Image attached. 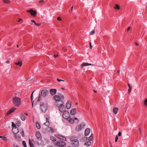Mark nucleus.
I'll list each match as a JSON object with an SVG mask.
<instances>
[{"label":"nucleus","instance_id":"nucleus-1","mask_svg":"<svg viewBox=\"0 0 147 147\" xmlns=\"http://www.w3.org/2000/svg\"><path fill=\"white\" fill-rule=\"evenodd\" d=\"M64 98L63 95L61 94H58L54 95L53 97V98L55 101V105L57 106H58L60 104H62L63 103L62 100L64 99Z\"/></svg>","mask_w":147,"mask_h":147},{"label":"nucleus","instance_id":"nucleus-2","mask_svg":"<svg viewBox=\"0 0 147 147\" xmlns=\"http://www.w3.org/2000/svg\"><path fill=\"white\" fill-rule=\"evenodd\" d=\"M59 139V141L57 142L56 144L57 145L60 147L65 146V141L66 140V138L63 136H61Z\"/></svg>","mask_w":147,"mask_h":147},{"label":"nucleus","instance_id":"nucleus-3","mask_svg":"<svg viewBox=\"0 0 147 147\" xmlns=\"http://www.w3.org/2000/svg\"><path fill=\"white\" fill-rule=\"evenodd\" d=\"M70 140L72 142V145L74 147H77L79 145V141L74 136H73L70 138Z\"/></svg>","mask_w":147,"mask_h":147},{"label":"nucleus","instance_id":"nucleus-4","mask_svg":"<svg viewBox=\"0 0 147 147\" xmlns=\"http://www.w3.org/2000/svg\"><path fill=\"white\" fill-rule=\"evenodd\" d=\"M48 93V91L47 90H43L41 91V94H40L38 96L37 101H40L41 100V97H45L46 96Z\"/></svg>","mask_w":147,"mask_h":147},{"label":"nucleus","instance_id":"nucleus-5","mask_svg":"<svg viewBox=\"0 0 147 147\" xmlns=\"http://www.w3.org/2000/svg\"><path fill=\"white\" fill-rule=\"evenodd\" d=\"M13 102L15 106L17 107L19 106L21 103L20 98L16 96H15L13 98Z\"/></svg>","mask_w":147,"mask_h":147},{"label":"nucleus","instance_id":"nucleus-6","mask_svg":"<svg viewBox=\"0 0 147 147\" xmlns=\"http://www.w3.org/2000/svg\"><path fill=\"white\" fill-rule=\"evenodd\" d=\"M64 102L62 104H60L58 106V108L59 110L61 112H64L65 111L66 109L65 107L63 105Z\"/></svg>","mask_w":147,"mask_h":147},{"label":"nucleus","instance_id":"nucleus-7","mask_svg":"<svg viewBox=\"0 0 147 147\" xmlns=\"http://www.w3.org/2000/svg\"><path fill=\"white\" fill-rule=\"evenodd\" d=\"M40 106L41 110L43 112H45L47 109V107L46 105H45L42 102H40Z\"/></svg>","mask_w":147,"mask_h":147},{"label":"nucleus","instance_id":"nucleus-8","mask_svg":"<svg viewBox=\"0 0 147 147\" xmlns=\"http://www.w3.org/2000/svg\"><path fill=\"white\" fill-rule=\"evenodd\" d=\"M85 125V124L84 123H82L81 124L78 125L76 127V130L77 131H80L82 128L84 127Z\"/></svg>","mask_w":147,"mask_h":147},{"label":"nucleus","instance_id":"nucleus-9","mask_svg":"<svg viewBox=\"0 0 147 147\" xmlns=\"http://www.w3.org/2000/svg\"><path fill=\"white\" fill-rule=\"evenodd\" d=\"M70 116L69 113V112L65 111L63 114V117L65 119H68Z\"/></svg>","mask_w":147,"mask_h":147},{"label":"nucleus","instance_id":"nucleus-10","mask_svg":"<svg viewBox=\"0 0 147 147\" xmlns=\"http://www.w3.org/2000/svg\"><path fill=\"white\" fill-rule=\"evenodd\" d=\"M26 11L30 13L31 15L33 16H35L37 14V12L36 11L33 10L32 9L27 10Z\"/></svg>","mask_w":147,"mask_h":147},{"label":"nucleus","instance_id":"nucleus-11","mask_svg":"<svg viewBox=\"0 0 147 147\" xmlns=\"http://www.w3.org/2000/svg\"><path fill=\"white\" fill-rule=\"evenodd\" d=\"M49 92L51 95L53 96L56 94L57 90L55 89H51L50 90Z\"/></svg>","mask_w":147,"mask_h":147},{"label":"nucleus","instance_id":"nucleus-12","mask_svg":"<svg viewBox=\"0 0 147 147\" xmlns=\"http://www.w3.org/2000/svg\"><path fill=\"white\" fill-rule=\"evenodd\" d=\"M45 117L46 118V122L44 123V124L47 126H49V117L47 115H45Z\"/></svg>","mask_w":147,"mask_h":147},{"label":"nucleus","instance_id":"nucleus-13","mask_svg":"<svg viewBox=\"0 0 147 147\" xmlns=\"http://www.w3.org/2000/svg\"><path fill=\"white\" fill-rule=\"evenodd\" d=\"M36 136L38 140L40 141L41 140V134L38 131L37 132H36Z\"/></svg>","mask_w":147,"mask_h":147},{"label":"nucleus","instance_id":"nucleus-14","mask_svg":"<svg viewBox=\"0 0 147 147\" xmlns=\"http://www.w3.org/2000/svg\"><path fill=\"white\" fill-rule=\"evenodd\" d=\"M16 109L14 107L12 108L7 113H6V115H8L12 113Z\"/></svg>","mask_w":147,"mask_h":147},{"label":"nucleus","instance_id":"nucleus-15","mask_svg":"<svg viewBox=\"0 0 147 147\" xmlns=\"http://www.w3.org/2000/svg\"><path fill=\"white\" fill-rule=\"evenodd\" d=\"M12 131L15 134H16L19 132L18 129L16 127H13L12 129Z\"/></svg>","mask_w":147,"mask_h":147},{"label":"nucleus","instance_id":"nucleus-16","mask_svg":"<svg viewBox=\"0 0 147 147\" xmlns=\"http://www.w3.org/2000/svg\"><path fill=\"white\" fill-rule=\"evenodd\" d=\"M93 65L91 64L88 63H83L80 65V66L81 67V68H82L84 66H86L88 65Z\"/></svg>","mask_w":147,"mask_h":147},{"label":"nucleus","instance_id":"nucleus-17","mask_svg":"<svg viewBox=\"0 0 147 147\" xmlns=\"http://www.w3.org/2000/svg\"><path fill=\"white\" fill-rule=\"evenodd\" d=\"M71 102L70 101H68L66 103V107L67 109H69L71 107Z\"/></svg>","mask_w":147,"mask_h":147},{"label":"nucleus","instance_id":"nucleus-18","mask_svg":"<svg viewBox=\"0 0 147 147\" xmlns=\"http://www.w3.org/2000/svg\"><path fill=\"white\" fill-rule=\"evenodd\" d=\"M90 132V129L89 128H87L86 129L85 131V135L87 136L88 135Z\"/></svg>","mask_w":147,"mask_h":147},{"label":"nucleus","instance_id":"nucleus-19","mask_svg":"<svg viewBox=\"0 0 147 147\" xmlns=\"http://www.w3.org/2000/svg\"><path fill=\"white\" fill-rule=\"evenodd\" d=\"M76 111L75 108L72 109L70 111V114L72 115H74L76 114Z\"/></svg>","mask_w":147,"mask_h":147},{"label":"nucleus","instance_id":"nucleus-20","mask_svg":"<svg viewBox=\"0 0 147 147\" xmlns=\"http://www.w3.org/2000/svg\"><path fill=\"white\" fill-rule=\"evenodd\" d=\"M47 130L50 132L53 133L54 132V129L51 127H48L47 128Z\"/></svg>","mask_w":147,"mask_h":147},{"label":"nucleus","instance_id":"nucleus-21","mask_svg":"<svg viewBox=\"0 0 147 147\" xmlns=\"http://www.w3.org/2000/svg\"><path fill=\"white\" fill-rule=\"evenodd\" d=\"M34 142V141L33 139H32L31 140H30V139H29V144L31 147H33V142Z\"/></svg>","mask_w":147,"mask_h":147},{"label":"nucleus","instance_id":"nucleus-22","mask_svg":"<svg viewBox=\"0 0 147 147\" xmlns=\"http://www.w3.org/2000/svg\"><path fill=\"white\" fill-rule=\"evenodd\" d=\"M15 137L17 140L20 141L21 140V137L18 134L16 135Z\"/></svg>","mask_w":147,"mask_h":147},{"label":"nucleus","instance_id":"nucleus-23","mask_svg":"<svg viewBox=\"0 0 147 147\" xmlns=\"http://www.w3.org/2000/svg\"><path fill=\"white\" fill-rule=\"evenodd\" d=\"M34 92H35V91H34L32 93L31 95V97H30V98H31V102H32V107H33V94Z\"/></svg>","mask_w":147,"mask_h":147},{"label":"nucleus","instance_id":"nucleus-24","mask_svg":"<svg viewBox=\"0 0 147 147\" xmlns=\"http://www.w3.org/2000/svg\"><path fill=\"white\" fill-rule=\"evenodd\" d=\"M15 64L17 65L21 66L22 65V62L21 60L18 61V63H15Z\"/></svg>","mask_w":147,"mask_h":147},{"label":"nucleus","instance_id":"nucleus-25","mask_svg":"<svg viewBox=\"0 0 147 147\" xmlns=\"http://www.w3.org/2000/svg\"><path fill=\"white\" fill-rule=\"evenodd\" d=\"M91 143L90 141H87L85 143L84 145L87 146H89L91 144Z\"/></svg>","mask_w":147,"mask_h":147},{"label":"nucleus","instance_id":"nucleus-26","mask_svg":"<svg viewBox=\"0 0 147 147\" xmlns=\"http://www.w3.org/2000/svg\"><path fill=\"white\" fill-rule=\"evenodd\" d=\"M20 118L23 121H24L26 119V117L24 115L22 114H21L20 115Z\"/></svg>","mask_w":147,"mask_h":147},{"label":"nucleus","instance_id":"nucleus-27","mask_svg":"<svg viewBox=\"0 0 147 147\" xmlns=\"http://www.w3.org/2000/svg\"><path fill=\"white\" fill-rule=\"evenodd\" d=\"M118 108L117 107H115L114 108V109H113V112L115 114H116L117 112V111H118Z\"/></svg>","mask_w":147,"mask_h":147},{"label":"nucleus","instance_id":"nucleus-28","mask_svg":"<svg viewBox=\"0 0 147 147\" xmlns=\"http://www.w3.org/2000/svg\"><path fill=\"white\" fill-rule=\"evenodd\" d=\"M87 138L86 137H84L82 138H81L80 140V142H83L85 141L86 140V138Z\"/></svg>","mask_w":147,"mask_h":147},{"label":"nucleus","instance_id":"nucleus-29","mask_svg":"<svg viewBox=\"0 0 147 147\" xmlns=\"http://www.w3.org/2000/svg\"><path fill=\"white\" fill-rule=\"evenodd\" d=\"M50 139L53 141H55L56 140V138L54 136H51Z\"/></svg>","mask_w":147,"mask_h":147},{"label":"nucleus","instance_id":"nucleus-30","mask_svg":"<svg viewBox=\"0 0 147 147\" xmlns=\"http://www.w3.org/2000/svg\"><path fill=\"white\" fill-rule=\"evenodd\" d=\"M36 128L38 129H39L40 128V125L37 122H36Z\"/></svg>","mask_w":147,"mask_h":147},{"label":"nucleus","instance_id":"nucleus-31","mask_svg":"<svg viewBox=\"0 0 147 147\" xmlns=\"http://www.w3.org/2000/svg\"><path fill=\"white\" fill-rule=\"evenodd\" d=\"M114 8L115 9L119 10L120 9V7L118 5L116 4L115 5V6L114 7Z\"/></svg>","mask_w":147,"mask_h":147},{"label":"nucleus","instance_id":"nucleus-32","mask_svg":"<svg viewBox=\"0 0 147 147\" xmlns=\"http://www.w3.org/2000/svg\"><path fill=\"white\" fill-rule=\"evenodd\" d=\"M69 121L71 123H73L74 122V120L72 118L69 119Z\"/></svg>","mask_w":147,"mask_h":147},{"label":"nucleus","instance_id":"nucleus-33","mask_svg":"<svg viewBox=\"0 0 147 147\" xmlns=\"http://www.w3.org/2000/svg\"><path fill=\"white\" fill-rule=\"evenodd\" d=\"M3 1L5 3L9 4L10 3V2L8 0H3Z\"/></svg>","mask_w":147,"mask_h":147},{"label":"nucleus","instance_id":"nucleus-34","mask_svg":"<svg viewBox=\"0 0 147 147\" xmlns=\"http://www.w3.org/2000/svg\"><path fill=\"white\" fill-rule=\"evenodd\" d=\"M144 105L145 106H147V99H146L144 102Z\"/></svg>","mask_w":147,"mask_h":147},{"label":"nucleus","instance_id":"nucleus-35","mask_svg":"<svg viewBox=\"0 0 147 147\" xmlns=\"http://www.w3.org/2000/svg\"><path fill=\"white\" fill-rule=\"evenodd\" d=\"M22 144L24 147H27L26 143L25 141H23L22 142Z\"/></svg>","mask_w":147,"mask_h":147},{"label":"nucleus","instance_id":"nucleus-36","mask_svg":"<svg viewBox=\"0 0 147 147\" xmlns=\"http://www.w3.org/2000/svg\"><path fill=\"white\" fill-rule=\"evenodd\" d=\"M95 33V31L94 30H92V31L90 32V33L89 34L90 35H92L93 34Z\"/></svg>","mask_w":147,"mask_h":147},{"label":"nucleus","instance_id":"nucleus-37","mask_svg":"<svg viewBox=\"0 0 147 147\" xmlns=\"http://www.w3.org/2000/svg\"><path fill=\"white\" fill-rule=\"evenodd\" d=\"M93 139L92 135V134L91 135L89 138V140L91 141Z\"/></svg>","mask_w":147,"mask_h":147},{"label":"nucleus","instance_id":"nucleus-38","mask_svg":"<svg viewBox=\"0 0 147 147\" xmlns=\"http://www.w3.org/2000/svg\"><path fill=\"white\" fill-rule=\"evenodd\" d=\"M2 139H3V140H5V141H7L8 140L7 139L6 137H3Z\"/></svg>","mask_w":147,"mask_h":147},{"label":"nucleus","instance_id":"nucleus-39","mask_svg":"<svg viewBox=\"0 0 147 147\" xmlns=\"http://www.w3.org/2000/svg\"><path fill=\"white\" fill-rule=\"evenodd\" d=\"M57 81L59 82H60L61 81H63V82H64V80H60V79H59V78H57Z\"/></svg>","mask_w":147,"mask_h":147},{"label":"nucleus","instance_id":"nucleus-40","mask_svg":"<svg viewBox=\"0 0 147 147\" xmlns=\"http://www.w3.org/2000/svg\"><path fill=\"white\" fill-rule=\"evenodd\" d=\"M12 147H19V146L16 144H14L13 146Z\"/></svg>","mask_w":147,"mask_h":147},{"label":"nucleus","instance_id":"nucleus-41","mask_svg":"<svg viewBox=\"0 0 147 147\" xmlns=\"http://www.w3.org/2000/svg\"><path fill=\"white\" fill-rule=\"evenodd\" d=\"M118 139V137L117 136L115 138V142H116L117 141V140Z\"/></svg>","mask_w":147,"mask_h":147},{"label":"nucleus","instance_id":"nucleus-42","mask_svg":"<svg viewBox=\"0 0 147 147\" xmlns=\"http://www.w3.org/2000/svg\"><path fill=\"white\" fill-rule=\"evenodd\" d=\"M12 125L13 127H13H16V124L14 123L13 122H12Z\"/></svg>","mask_w":147,"mask_h":147},{"label":"nucleus","instance_id":"nucleus-43","mask_svg":"<svg viewBox=\"0 0 147 147\" xmlns=\"http://www.w3.org/2000/svg\"><path fill=\"white\" fill-rule=\"evenodd\" d=\"M22 137H24V131H22Z\"/></svg>","mask_w":147,"mask_h":147},{"label":"nucleus","instance_id":"nucleus-44","mask_svg":"<svg viewBox=\"0 0 147 147\" xmlns=\"http://www.w3.org/2000/svg\"><path fill=\"white\" fill-rule=\"evenodd\" d=\"M17 125L18 126H20V122L19 121H18L17 122Z\"/></svg>","mask_w":147,"mask_h":147},{"label":"nucleus","instance_id":"nucleus-45","mask_svg":"<svg viewBox=\"0 0 147 147\" xmlns=\"http://www.w3.org/2000/svg\"><path fill=\"white\" fill-rule=\"evenodd\" d=\"M131 88L130 87V88H129V89H128V94L130 93L131 91Z\"/></svg>","mask_w":147,"mask_h":147},{"label":"nucleus","instance_id":"nucleus-46","mask_svg":"<svg viewBox=\"0 0 147 147\" xmlns=\"http://www.w3.org/2000/svg\"><path fill=\"white\" fill-rule=\"evenodd\" d=\"M89 43L90 49H92V46L91 45V43L90 42V41L89 42Z\"/></svg>","mask_w":147,"mask_h":147},{"label":"nucleus","instance_id":"nucleus-47","mask_svg":"<svg viewBox=\"0 0 147 147\" xmlns=\"http://www.w3.org/2000/svg\"><path fill=\"white\" fill-rule=\"evenodd\" d=\"M57 20H59V21H61V18L60 17H58L57 18Z\"/></svg>","mask_w":147,"mask_h":147},{"label":"nucleus","instance_id":"nucleus-48","mask_svg":"<svg viewBox=\"0 0 147 147\" xmlns=\"http://www.w3.org/2000/svg\"><path fill=\"white\" fill-rule=\"evenodd\" d=\"M121 135V133L120 131H119L118 134V136H120Z\"/></svg>","mask_w":147,"mask_h":147},{"label":"nucleus","instance_id":"nucleus-49","mask_svg":"<svg viewBox=\"0 0 147 147\" xmlns=\"http://www.w3.org/2000/svg\"><path fill=\"white\" fill-rule=\"evenodd\" d=\"M41 23L40 24H38V23H36V24H35V25H36L37 26H40Z\"/></svg>","mask_w":147,"mask_h":147},{"label":"nucleus","instance_id":"nucleus-50","mask_svg":"<svg viewBox=\"0 0 147 147\" xmlns=\"http://www.w3.org/2000/svg\"><path fill=\"white\" fill-rule=\"evenodd\" d=\"M44 2V1L43 0H42L41 1H40L39 2V3H42Z\"/></svg>","mask_w":147,"mask_h":147},{"label":"nucleus","instance_id":"nucleus-51","mask_svg":"<svg viewBox=\"0 0 147 147\" xmlns=\"http://www.w3.org/2000/svg\"><path fill=\"white\" fill-rule=\"evenodd\" d=\"M31 22H32L34 23V24H36V23L35 22V21L34 20H31Z\"/></svg>","mask_w":147,"mask_h":147},{"label":"nucleus","instance_id":"nucleus-52","mask_svg":"<svg viewBox=\"0 0 147 147\" xmlns=\"http://www.w3.org/2000/svg\"><path fill=\"white\" fill-rule=\"evenodd\" d=\"M130 28H131V27H128V28H127V31H129V30H130Z\"/></svg>","mask_w":147,"mask_h":147},{"label":"nucleus","instance_id":"nucleus-53","mask_svg":"<svg viewBox=\"0 0 147 147\" xmlns=\"http://www.w3.org/2000/svg\"><path fill=\"white\" fill-rule=\"evenodd\" d=\"M22 20L21 18L19 19L18 20V22H20V21H22Z\"/></svg>","mask_w":147,"mask_h":147},{"label":"nucleus","instance_id":"nucleus-54","mask_svg":"<svg viewBox=\"0 0 147 147\" xmlns=\"http://www.w3.org/2000/svg\"><path fill=\"white\" fill-rule=\"evenodd\" d=\"M31 80H32V79H30V78H28L27 79V81H31Z\"/></svg>","mask_w":147,"mask_h":147},{"label":"nucleus","instance_id":"nucleus-55","mask_svg":"<svg viewBox=\"0 0 147 147\" xmlns=\"http://www.w3.org/2000/svg\"><path fill=\"white\" fill-rule=\"evenodd\" d=\"M128 87H129V88H130H130H131V86H130V84H128Z\"/></svg>","mask_w":147,"mask_h":147},{"label":"nucleus","instance_id":"nucleus-56","mask_svg":"<svg viewBox=\"0 0 147 147\" xmlns=\"http://www.w3.org/2000/svg\"><path fill=\"white\" fill-rule=\"evenodd\" d=\"M63 50L65 51H66V49H65V48H63Z\"/></svg>","mask_w":147,"mask_h":147},{"label":"nucleus","instance_id":"nucleus-57","mask_svg":"<svg viewBox=\"0 0 147 147\" xmlns=\"http://www.w3.org/2000/svg\"><path fill=\"white\" fill-rule=\"evenodd\" d=\"M6 63H9V61L8 60V61H7L6 62Z\"/></svg>","mask_w":147,"mask_h":147},{"label":"nucleus","instance_id":"nucleus-58","mask_svg":"<svg viewBox=\"0 0 147 147\" xmlns=\"http://www.w3.org/2000/svg\"><path fill=\"white\" fill-rule=\"evenodd\" d=\"M73 6H72L71 7V11H72V10H73Z\"/></svg>","mask_w":147,"mask_h":147},{"label":"nucleus","instance_id":"nucleus-59","mask_svg":"<svg viewBox=\"0 0 147 147\" xmlns=\"http://www.w3.org/2000/svg\"><path fill=\"white\" fill-rule=\"evenodd\" d=\"M58 56V55H56L55 54L54 55V57H57Z\"/></svg>","mask_w":147,"mask_h":147},{"label":"nucleus","instance_id":"nucleus-60","mask_svg":"<svg viewBox=\"0 0 147 147\" xmlns=\"http://www.w3.org/2000/svg\"><path fill=\"white\" fill-rule=\"evenodd\" d=\"M139 130L140 131V134L141 133V129H140V128H139Z\"/></svg>","mask_w":147,"mask_h":147},{"label":"nucleus","instance_id":"nucleus-61","mask_svg":"<svg viewBox=\"0 0 147 147\" xmlns=\"http://www.w3.org/2000/svg\"><path fill=\"white\" fill-rule=\"evenodd\" d=\"M135 44L136 45L138 46L139 45V44L137 42H135Z\"/></svg>","mask_w":147,"mask_h":147},{"label":"nucleus","instance_id":"nucleus-62","mask_svg":"<svg viewBox=\"0 0 147 147\" xmlns=\"http://www.w3.org/2000/svg\"><path fill=\"white\" fill-rule=\"evenodd\" d=\"M74 119H75V120H78V118H76V117H75V118H74Z\"/></svg>","mask_w":147,"mask_h":147},{"label":"nucleus","instance_id":"nucleus-63","mask_svg":"<svg viewBox=\"0 0 147 147\" xmlns=\"http://www.w3.org/2000/svg\"><path fill=\"white\" fill-rule=\"evenodd\" d=\"M117 73H119V72H120V71L119 70H118L117 71Z\"/></svg>","mask_w":147,"mask_h":147},{"label":"nucleus","instance_id":"nucleus-64","mask_svg":"<svg viewBox=\"0 0 147 147\" xmlns=\"http://www.w3.org/2000/svg\"><path fill=\"white\" fill-rule=\"evenodd\" d=\"M93 91L95 93H96V91L94 90H93Z\"/></svg>","mask_w":147,"mask_h":147}]
</instances>
